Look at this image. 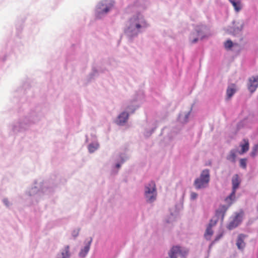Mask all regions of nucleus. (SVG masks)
I'll use <instances>...</instances> for the list:
<instances>
[{"label":"nucleus","mask_w":258,"mask_h":258,"mask_svg":"<svg viewBox=\"0 0 258 258\" xmlns=\"http://www.w3.org/2000/svg\"><path fill=\"white\" fill-rule=\"evenodd\" d=\"M242 222V215L239 213H237L233 218L229 224L227 226V229L232 230L237 227Z\"/></svg>","instance_id":"obj_14"},{"label":"nucleus","mask_w":258,"mask_h":258,"mask_svg":"<svg viewBox=\"0 0 258 258\" xmlns=\"http://www.w3.org/2000/svg\"><path fill=\"white\" fill-rule=\"evenodd\" d=\"M219 219V218H218L217 217H216L215 218L212 219L208 225H211V227H212L216 224Z\"/></svg>","instance_id":"obj_32"},{"label":"nucleus","mask_w":258,"mask_h":258,"mask_svg":"<svg viewBox=\"0 0 258 258\" xmlns=\"http://www.w3.org/2000/svg\"><path fill=\"white\" fill-rule=\"evenodd\" d=\"M213 234V231L212 230V227H211V225H208L204 234V237L207 240H210L211 236Z\"/></svg>","instance_id":"obj_26"},{"label":"nucleus","mask_w":258,"mask_h":258,"mask_svg":"<svg viewBox=\"0 0 258 258\" xmlns=\"http://www.w3.org/2000/svg\"><path fill=\"white\" fill-rule=\"evenodd\" d=\"M144 197L148 203H152L156 200L157 189L154 181H150L145 185Z\"/></svg>","instance_id":"obj_7"},{"label":"nucleus","mask_w":258,"mask_h":258,"mask_svg":"<svg viewBox=\"0 0 258 258\" xmlns=\"http://www.w3.org/2000/svg\"><path fill=\"white\" fill-rule=\"evenodd\" d=\"M236 158V151L234 149L230 150L229 154L227 156L226 159L227 160L231 162L232 163H235Z\"/></svg>","instance_id":"obj_24"},{"label":"nucleus","mask_w":258,"mask_h":258,"mask_svg":"<svg viewBox=\"0 0 258 258\" xmlns=\"http://www.w3.org/2000/svg\"><path fill=\"white\" fill-rule=\"evenodd\" d=\"M144 135L146 137H149L154 132L157 127V123L155 121L147 123L145 125Z\"/></svg>","instance_id":"obj_15"},{"label":"nucleus","mask_w":258,"mask_h":258,"mask_svg":"<svg viewBox=\"0 0 258 258\" xmlns=\"http://www.w3.org/2000/svg\"><path fill=\"white\" fill-rule=\"evenodd\" d=\"M150 4L149 0H136L125 9L126 13H137L130 17L125 24L124 32L130 41H133L149 27V25L144 16L139 12L147 8Z\"/></svg>","instance_id":"obj_1"},{"label":"nucleus","mask_w":258,"mask_h":258,"mask_svg":"<svg viewBox=\"0 0 258 258\" xmlns=\"http://www.w3.org/2000/svg\"><path fill=\"white\" fill-rule=\"evenodd\" d=\"M245 237L246 236L243 234H240L237 237L236 244L238 249L240 250H243L245 246L244 242Z\"/></svg>","instance_id":"obj_19"},{"label":"nucleus","mask_w":258,"mask_h":258,"mask_svg":"<svg viewBox=\"0 0 258 258\" xmlns=\"http://www.w3.org/2000/svg\"><path fill=\"white\" fill-rule=\"evenodd\" d=\"M96 73V71L95 69H93V73L91 74L92 76H95Z\"/></svg>","instance_id":"obj_38"},{"label":"nucleus","mask_w":258,"mask_h":258,"mask_svg":"<svg viewBox=\"0 0 258 258\" xmlns=\"http://www.w3.org/2000/svg\"><path fill=\"white\" fill-rule=\"evenodd\" d=\"M228 207L226 205H222L216 210V216L218 218L221 219L222 220H223L225 213L227 210Z\"/></svg>","instance_id":"obj_20"},{"label":"nucleus","mask_w":258,"mask_h":258,"mask_svg":"<svg viewBox=\"0 0 258 258\" xmlns=\"http://www.w3.org/2000/svg\"><path fill=\"white\" fill-rule=\"evenodd\" d=\"M198 197V194L196 192H192L190 194V199L191 200H194L197 199Z\"/></svg>","instance_id":"obj_36"},{"label":"nucleus","mask_w":258,"mask_h":258,"mask_svg":"<svg viewBox=\"0 0 258 258\" xmlns=\"http://www.w3.org/2000/svg\"><path fill=\"white\" fill-rule=\"evenodd\" d=\"M128 158V157L125 153L117 152L113 154L112 157L111 161L114 162L112 165L111 170V175H116L121 165L125 162Z\"/></svg>","instance_id":"obj_6"},{"label":"nucleus","mask_w":258,"mask_h":258,"mask_svg":"<svg viewBox=\"0 0 258 258\" xmlns=\"http://www.w3.org/2000/svg\"><path fill=\"white\" fill-rule=\"evenodd\" d=\"M247 87L251 94L256 91L258 87V76H252L248 78Z\"/></svg>","instance_id":"obj_11"},{"label":"nucleus","mask_w":258,"mask_h":258,"mask_svg":"<svg viewBox=\"0 0 258 258\" xmlns=\"http://www.w3.org/2000/svg\"><path fill=\"white\" fill-rule=\"evenodd\" d=\"M19 112H23L24 115L14 121L9 127L14 134L26 131L31 124L38 122L44 116V112L40 107L32 106L28 103L22 105Z\"/></svg>","instance_id":"obj_2"},{"label":"nucleus","mask_w":258,"mask_h":258,"mask_svg":"<svg viewBox=\"0 0 258 258\" xmlns=\"http://www.w3.org/2000/svg\"><path fill=\"white\" fill-rule=\"evenodd\" d=\"M71 253L69 245H65L57 254L56 258H71Z\"/></svg>","instance_id":"obj_16"},{"label":"nucleus","mask_w":258,"mask_h":258,"mask_svg":"<svg viewBox=\"0 0 258 258\" xmlns=\"http://www.w3.org/2000/svg\"><path fill=\"white\" fill-rule=\"evenodd\" d=\"M92 241V238H87L85 240L84 246L81 248L79 253V257L81 258L86 257L90 249Z\"/></svg>","instance_id":"obj_13"},{"label":"nucleus","mask_w":258,"mask_h":258,"mask_svg":"<svg viewBox=\"0 0 258 258\" xmlns=\"http://www.w3.org/2000/svg\"><path fill=\"white\" fill-rule=\"evenodd\" d=\"M114 6V2L112 0H102L96 6L95 17L97 19H102L112 10Z\"/></svg>","instance_id":"obj_5"},{"label":"nucleus","mask_w":258,"mask_h":258,"mask_svg":"<svg viewBox=\"0 0 258 258\" xmlns=\"http://www.w3.org/2000/svg\"><path fill=\"white\" fill-rule=\"evenodd\" d=\"M79 234V231H74L72 233V235L73 237H77L78 235Z\"/></svg>","instance_id":"obj_37"},{"label":"nucleus","mask_w":258,"mask_h":258,"mask_svg":"<svg viewBox=\"0 0 258 258\" xmlns=\"http://www.w3.org/2000/svg\"><path fill=\"white\" fill-rule=\"evenodd\" d=\"M188 253L187 249L179 246H174L169 252V256L170 258H177V256H179L180 258H186Z\"/></svg>","instance_id":"obj_10"},{"label":"nucleus","mask_w":258,"mask_h":258,"mask_svg":"<svg viewBox=\"0 0 258 258\" xmlns=\"http://www.w3.org/2000/svg\"><path fill=\"white\" fill-rule=\"evenodd\" d=\"M228 1L233 7L235 12L238 13L241 10L242 5L240 0H228Z\"/></svg>","instance_id":"obj_21"},{"label":"nucleus","mask_w":258,"mask_h":258,"mask_svg":"<svg viewBox=\"0 0 258 258\" xmlns=\"http://www.w3.org/2000/svg\"><path fill=\"white\" fill-rule=\"evenodd\" d=\"M178 215V212L176 211L172 212H170V215L168 218L166 220L167 223H171L175 221Z\"/></svg>","instance_id":"obj_27"},{"label":"nucleus","mask_w":258,"mask_h":258,"mask_svg":"<svg viewBox=\"0 0 258 258\" xmlns=\"http://www.w3.org/2000/svg\"><path fill=\"white\" fill-rule=\"evenodd\" d=\"M210 180V170L206 169L201 172L199 177L195 180L194 185L197 189H204L208 186Z\"/></svg>","instance_id":"obj_8"},{"label":"nucleus","mask_w":258,"mask_h":258,"mask_svg":"<svg viewBox=\"0 0 258 258\" xmlns=\"http://www.w3.org/2000/svg\"><path fill=\"white\" fill-rule=\"evenodd\" d=\"M3 203L7 207H10L12 205V203L7 198L3 200Z\"/></svg>","instance_id":"obj_34"},{"label":"nucleus","mask_w":258,"mask_h":258,"mask_svg":"<svg viewBox=\"0 0 258 258\" xmlns=\"http://www.w3.org/2000/svg\"><path fill=\"white\" fill-rule=\"evenodd\" d=\"M100 147V145L95 137L93 138V141L88 145V152L93 153L97 151Z\"/></svg>","instance_id":"obj_17"},{"label":"nucleus","mask_w":258,"mask_h":258,"mask_svg":"<svg viewBox=\"0 0 258 258\" xmlns=\"http://www.w3.org/2000/svg\"><path fill=\"white\" fill-rule=\"evenodd\" d=\"M191 110L192 108H190V110L187 112L180 113L178 117V121L181 124H184L187 122Z\"/></svg>","instance_id":"obj_18"},{"label":"nucleus","mask_w":258,"mask_h":258,"mask_svg":"<svg viewBox=\"0 0 258 258\" xmlns=\"http://www.w3.org/2000/svg\"><path fill=\"white\" fill-rule=\"evenodd\" d=\"M143 98V92H140L137 94V97L130 102V104L125 107V110L119 114L115 120L116 123L119 125H123L128 120L130 113H133L139 108Z\"/></svg>","instance_id":"obj_4"},{"label":"nucleus","mask_w":258,"mask_h":258,"mask_svg":"<svg viewBox=\"0 0 258 258\" xmlns=\"http://www.w3.org/2000/svg\"><path fill=\"white\" fill-rule=\"evenodd\" d=\"M258 152V144H255L252 148L250 155L252 157H254Z\"/></svg>","instance_id":"obj_30"},{"label":"nucleus","mask_w":258,"mask_h":258,"mask_svg":"<svg viewBox=\"0 0 258 258\" xmlns=\"http://www.w3.org/2000/svg\"><path fill=\"white\" fill-rule=\"evenodd\" d=\"M223 236V234L222 233H220L219 234H218L215 238V240L211 244V245H210V248L211 247L212 245L215 242L218 241Z\"/></svg>","instance_id":"obj_35"},{"label":"nucleus","mask_w":258,"mask_h":258,"mask_svg":"<svg viewBox=\"0 0 258 258\" xmlns=\"http://www.w3.org/2000/svg\"><path fill=\"white\" fill-rule=\"evenodd\" d=\"M244 144H240V146L241 148V151L240 152V154H242L246 152L249 149V142L247 139H243Z\"/></svg>","instance_id":"obj_25"},{"label":"nucleus","mask_w":258,"mask_h":258,"mask_svg":"<svg viewBox=\"0 0 258 258\" xmlns=\"http://www.w3.org/2000/svg\"><path fill=\"white\" fill-rule=\"evenodd\" d=\"M240 181L237 174L234 175L232 178V190L236 191L239 187Z\"/></svg>","instance_id":"obj_22"},{"label":"nucleus","mask_w":258,"mask_h":258,"mask_svg":"<svg viewBox=\"0 0 258 258\" xmlns=\"http://www.w3.org/2000/svg\"><path fill=\"white\" fill-rule=\"evenodd\" d=\"M236 191L232 189L231 193L225 199L226 202L230 205L232 204V202L235 200Z\"/></svg>","instance_id":"obj_28"},{"label":"nucleus","mask_w":258,"mask_h":258,"mask_svg":"<svg viewBox=\"0 0 258 258\" xmlns=\"http://www.w3.org/2000/svg\"><path fill=\"white\" fill-rule=\"evenodd\" d=\"M240 166L243 169L246 168V159L242 158L240 159Z\"/></svg>","instance_id":"obj_31"},{"label":"nucleus","mask_w":258,"mask_h":258,"mask_svg":"<svg viewBox=\"0 0 258 258\" xmlns=\"http://www.w3.org/2000/svg\"><path fill=\"white\" fill-rule=\"evenodd\" d=\"M23 92V90L22 89H19L18 90H15L14 91L12 94V96L13 97H16L17 96H19L20 94H21V93Z\"/></svg>","instance_id":"obj_33"},{"label":"nucleus","mask_w":258,"mask_h":258,"mask_svg":"<svg viewBox=\"0 0 258 258\" xmlns=\"http://www.w3.org/2000/svg\"><path fill=\"white\" fill-rule=\"evenodd\" d=\"M207 27L202 25L198 26L195 28V32H192L190 36L189 39L192 43H196L200 38L201 40L207 36Z\"/></svg>","instance_id":"obj_9"},{"label":"nucleus","mask_w":258,"mask_h":258,"mask_svg":"<svg viewBox=\"0 0 258 258\" xmlns=\"http://www.w3.org/2000/svg\"><path fill=\"white\" fill-rule=\"evenodd\" d=\"M56 184L57 183L52 179L35 182L31 188L26 191V195L28 196L26 205L28 206L34 205L42 196H49L53 193Z\"/></svg>","instance_id":"obj_3"},{"label":"nucleus","mask_w":258,"mask_h":258,"mask_svg":"<svg viewBox=\"0 0 258 258\" xmlns=\"http://www.w3.org/2000/svg\"><path fill=\"white\" fill-rule=\"evenodd\" d=\"M244 21L243 20L233 21L232 33L234 35L239 34L244 26Z\"/></svg>","instance_id":"obj_12"},{"label":"nucleus","mask_w":258,"mask_h":258,"mask_svg":"<svg viewBox=\"0 0 258 258\" xmlns=\"http://www.w3.org/2000/svg\"><path fill=\"white\" fill-rule=\"evenodd\" d=\"M236 88L234 84L228 86L226 91V95L227 99H230L235 93Z\"/></svg>","instance_id":"obj_23"},{"label":"nucleus","mask_w":258,"mask_h":258,"mask_svg":"<svg viewBox=\"0 0 258 258\" xmlns=\"http://www.w3.org/2000/svg\"><path fill=\"white\" fill-rule=\"evenodd\" d=\"M237 45L236 43H233L231 40H228L224 43V47L227 50H230L232 47Z\"/></svg>","instance_id":"obj_29"}]
</instances>
